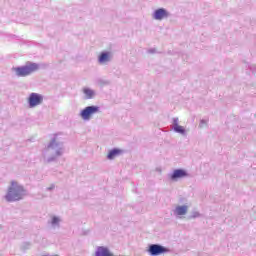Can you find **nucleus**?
I'll use <instances>...</instances> for the list:
<instances>
[{"instance_id": "14", "label": "nucleus", "mask_w": 256, "mask_h": 256, "mask_svg": "<svg viewBox=\"0 0 256 256\" xmlns=\"http://www.w3.org/2000/svg\"><path fill=\"white\" fill-rule=\"evenodd\" d=\"M52 223H53V225L59 223V218L54 217V218L52 219Z\"/></svg>"}, {"instance_id": "3", "label": "nucleus", "mask_w": 256, "mask_h": 256, "mask_svg": "<svg viewBox=\"0 0 256 256\" xmlns=\"http://www.w3.org/2000/svg\"><path fill=\"white\" fill-rule=\"evenodd\" d=\"M95 113H99V106H88L81 111L80 117L84 121H89V119H91V116L95 115Z\"/></svg>"}, {"instance_id": "13", "label": "nucleus", "mask_w": 256, "mask_h": 256, "mask_svg": "<svg viewBox=\"0 0 256 256\" xmlns=\"http://www.w3.org/2000/svg\"><path fill=\"white\" fill-rule=\"evenodd\" d=\"M175 131L177 133H185V128H183V126H176Z\"/></svg>"}, {"instance_id": "1", "label": "nucleus", "mask_w": 256, "mask_h": 256, "mask_svg": "<svg viewBox=\"0 0 256 256\" xmlns=\"http://www.w3.org/2000/svg\"><path fill=\"white\" fill-rule=\"evenodd\" d=\"M23 195H25V188L19 185V183L12 181L5 199L9 202L19 201L20 199H23Z\"/></svg>"}, {"instance_id": "10", "label": "nucleus", "mask_w": 256, "mask_h": 256, "mask_svg": "<svg viewBox=\"0 0 256 256\" xmlns=\"http://www.w3.org/2000/svg\"><path fill=\"white\" fill-rule=\"evenodd\" d=\"M187 206H177L175 209V213L177 215H187Z\"/></svg>"}, {"instance_id": "5", "label": "nucleus", "mask_w": 256, "mask_h": 256, "mask_svg": "<svg viewBox=\"0 0 256 256\" xmlns=\"http://www.w3.org/2000/svg\"><path fill=\"white\" fill-rule=\"evenodd\" d=\"M167 251H169L167 248L158 244H152L148 249V252L152 256L163 255V253H167Z\"/></svg>"}, {"instance_id": "11", "label": "nucleus", "mask_w": 256, "mask_h": 256, "mask_svg": "<svg viewBox=\"0 0 256 256\" xmlns=\"http://www.w3.org/2000/svg\"><path fill=\"white\" fill-rule=\"evenodd\" d=\"M83 93L86 95L87 99H92L93 95H95L93 90H91L89 88H84Z\"/></svg>"}, {"instance_id": "7", "label": "nucleus", "mask_w": 256, "mask_h": 256, "mask_svg": "<svg viewBox=\"0 0 256 256\" xmlns=\"http://www.w3.org/2000/svg\"><path fill=\"white\" fill-rule=\"evenodd\" d=\"M183 177H187V172L183 169L174 170L171 175L172 181H177V179H183Z\"/></svg>"}, {"instance_id": "12", "label": "nucleus", "mask_w": 256, "mask_h": 256, "mask_svg": "<svg viewBox=\"0 0 256 256\" xmlns=\"http://www.w3.org/2000/svg\"><path fill=\"white\" fill-rule=\"evenodd\" d=\"M109 61V53H102L99 57V63H106Z\"/></svg>"}, {"instance_id": "4", "label": "nucleus", "mask_w": 256, "mask_h": 256, "mask_svg": "<svg viewBox=\"0 0 256 256\" xmlns=\"http://www.w3.org/2000/svg\"><path fill=\"white\" fill-rule=\"evenodd\" d=\"M29 107H37V105H41L43 103V96L38 93H31L28 98Z\"/></svg>"}, {"instance_id": "9", "label": "nucleus", "mask_w": 256, "mask_h": 256, "mask_svg": "<svg viewBox=\"0 0 256 256\" xmlns=\"http://www.w3.org/2000/svg\"><path fill=\"white\" fill-rule=\"evenodd\" d=\"M123 153L120 149H113L108 153V159H115V157H119Z\"/></svg>"}, {"instance_id": "6", "label": "nucleus", "mask_w": 256, "mask_h": 256, "mask_svg": "<svg viewBox=\"0 0 256 256\" xmlns=\"http://www.w3.org/2000/svg\"><path fill=\"white\" fill-rule=\"evenodd\" d=\"M94 256H115V254L107 246H98Z\"/></svg>"}, {"instance_id": "8", "label": "nucleus", "mask_w": 256, "mask_h": 256, "mask_svg": "<svg viewBox=\"0 0 256 256\" xmlns=\"http://www.w3.org/2000/svg\"><path fill=\"white\" fill-rule=\"evenodd\" d=\"M167 16H168L167 10L163 8H160L154 12V19H156L157 21H161L165 19V17Z\"/></svg>"}, {"instance_id": "2", "label": "nucleus", "mask_w": 256, "mask_h": 256, "mask_svg": "<svg viewBox=\"0 0 256 256\" xmlns=\"http://www.w3.org/2000/svg\"><path fill=\"white\" fill-rule=\"evenodd\" d=\"M14 71L18 77H27L35 71H39V64L27 63L25 66L14 68Z\"/></svg>"}]
</instances>
